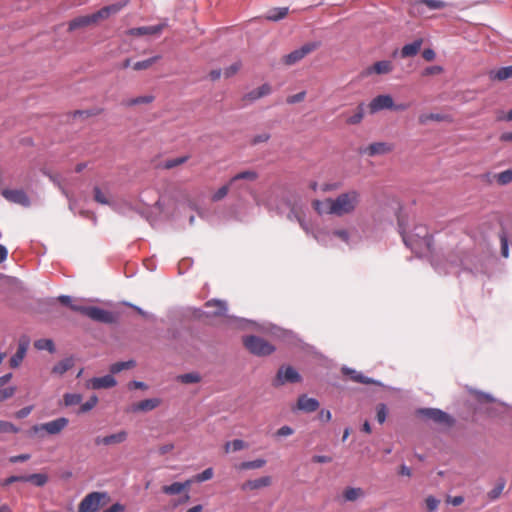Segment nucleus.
<instances>
[{"label":"nucleus","mask_w":512,"mask_h":512,"mask_svg":"<svg viewBox=\"0 0 512 512\" xmlns=\"http://www.w3.org/2000/svg\"><path fill=\"white\" fill-rule=\"evenodd\" d=\"M361 202V193L356 189H350L340 193L335 198H327L324 204L327 206V213L336 216L352 214L356 211Z\"/></svg>","instance_id":"nucleus-1"},{"label":"nucleus","mask_w":512,"mask_h":512,"mask_svg":"<svg viewBox=\"0 0 512 512\" xmlns=\"http://www.w3.org/2000/svg\"><path fill=\"white\" fill-rule=\"evenodd\" d=\"M125 4L115 3L112 5L105 6L91 15L79 16L71 20L68 24V31L88 27L92 24L97 23L99 20L108 18L111 14L119 12Z\"/></svg>","instance_id":"nucleus-2"},{"label":"nucleus","mask_w":512,"mask_h":512,"mask_svg":"<svg viewBox=\"0 0 512 512\" xmlns=\"http://www.w3.org/2000/svg\"><path fill=\"white\" fill-rule=\"evenodd\" d=\"M415 232L406 234L402 232V239L406 246L416 253H421L423 248H429L431 237L425 226L419 225L415 227Z\"/></svg>","instance_id":"nucleus-3"},{"label":"nucleus","mask_w":512,"mask_h":512,"mask_svg":"<svg viewBox=\"0 0 512 512\" xmlns=\"http://www.w3.org/2000/svg\"><path fill=\"white\" fill-rule=\"evenodd\" d=\"M107 492H91L87 494L78 505V512H97L110 502Z\"/></svg>","instance_id":"nucleus-4"},{"label":"nucleus","mask_w":512,"mask_h":512,"mask_svg":"<svg viewBox=\"0 0 512 512\" xmlns=\"http://www.w3.org/2000/svg\"><path fill=\"white\" fill-rule=\"evenodd\" d=\"M370 114H375L384 109H394V110H405L407 105L398 104L394 105L393 98L390 95H378L373 98L367 106Z\"/></svg>","instance_id":"nucleus-5"},{"label":"nucleus","mask_w":512,"mask_h":512,"mask_svg":"<svg viewBox=\"0 0 512 512\" xmlns=\"http://www.w3.org/2000/svg\"><path fill=\"white\" fill-rule=\"evenodd\" d=\"M419 416L429 419L439 425L450 427L453 425L454 420L446 412L436 408H423L417 411Z\"/></svg>","instance_id":"nucleus-6"},{"label":"nucleus","mask_w":512,"mask_h":512,"mask_svg":"<svg viewBox=\"0 0 512 512\" xmlns=\"http://www.w3.org/2000/svg\"><path fill=\"white\" fill-rule=\"evenodd\" d=\"M301 381V376L292 366H282L279 368L273 386L279 387L286 383H297Z\"/></svg>","instance_id":"nucleus-7"},{"label":"nucleus","mask_w":512,"mask_h":512,"mask_svg":"<svg viewBox=\"0 0 512 512\" xmlns=\"http://www.w3.org/2000/svg\"><path fill=\"white\" fill-rule=\"evenodd\" d=\"M69 420L66 417H59L52 421L34 426L35 432L45 431L49 435L60 434L68 425Z\"/></svg>","instance_id":"nucleus-8"},{"label":"nucleus","mask_w":512,"mask_h":512,"mask_svg":"<svg viewBox=\"0 0 512 512\" xmlns=\"http://www.w3.org/2000/svg\"><path fill=\"white\" fill-rule=\"evenodd\" d=\"M318 45L316 43H306L299 49L292 51L291 53L283 57V62L286 65H293L302 60L306 55L313 52Z\"/></svg>","instance_id":"nucleus-9"},{"label":"nucleus","mask_w":512,"mask_h":512,"mask_svg":"<svg viewBox=\"0 0 512 512\" xmlns=\"http://www.w3.org/2000/svg\"><path fill=\"white\" fill-rule=\"evenodd\" d=\"M85 316L102 323H113L116 320L112 312L94 306H88V309H85Z\"/></svg>","instance_id":"nucleus-10"},{"label":"nucleus","mask_w":512,"mask_h":512,"mask_svg":"<svg viewBox=\"0 0 512 512\" xmlns=\"http://www.w3.org/2000/svg\"><path fill=\"white\" fill-rule=\"evenodd\" d=\"M393 63L390 60H382L375 62L373 65L368 66L362 72V75L365 77L371 76L373 74L377 75H386L393 71Z\"/></svg>","instance_id":"nucleus-11"},{"label":"nucleus","mask_w":512,"mask_h":512,"mask_svg":"<svg viewBox=\"0 0 512 512\" xmlns=\"http://www.w3.org/2000/svg\"><path fill=\"white\" fill-rule=\"evenodd\" d=\"M244 345L250 352H273L274 348L268 345L262 338L248 336L244 339Z\"/></svg>","instance_id":"nucleus-12"},{"label":"nucleus","mask_w":512,"mask_h":512,"mask_svg":"<svg viewBox=\"0 0 512 512\" xmlns=\"http://www.w3.org/2000/svg\"><path fill=\"white\" fill-rule=\"evenodd\" d=\"M162 403V400L160 398H149L141 400L137 403L132 404L128 409L127 412L132 413H138V412H149L157 407H159Z\"/></svg>","instance_id":"nucleus-13"},{"label":"nucleus","mask_w":512,"mask_h":512,"mask_svg":"<svg viewBox=\"0 0 512 512\" xmlns=\"http://www.w3.org/2000/svg\"><path fill=\"white\" fill-rule=\"evenodd\" d=\"M2 196L9 202L29 206L30 200L27 194L21 189H4Z\"/></svg>","instance_id":"nucleus-14"},{"label":"nucleus","mask_w":512,"mask_h":512,"mask_svg":"<svg viewBox=\"0 0 512 512\" xmlns=\"http://www.w3.org/2000/svg\"><path fill=\"white\" fill-rule=\"evenodd\" d=\"M128 433L124 430H121L117 433L107 435V436H97L95 438L96 445H117L125 442L127 440Z\"/></svg>","instance_id":"nucleus-15"},{"label":"nucleus","mask_w":512,"mask_h":512,"mask_svg":"<svg viewBox=\"0 0 512 512\" xmlns=\"http://www.w3.org/2000/svg\"><path fill=\"white\" fill-rule=\"evenodd\" d=\"M320 406V403L315 398H310L306 394H302L298 397L296 408L306 413L315 412Z\"/></svg>","instance_id":"nucleus-16"},{"label":"nucleus","mask_w":512,"mask_h":512,"mask_svg":"<svg viewBox=\"0 0 512 512\" xmlns=\"http://www.w3.org/2000/svg\"><path fill=\"white\" fill-rule=\"evenodd\" d=\"M205 307L211 309L205 312L207 317H220L224 316L227 311V306L224 301L221 300H209L205 303Z\"/></svg>","instance_id":"nucleus-17"},{"label":"nucleus","mask_w":512,"mask_h":512,"mask_svg":"<svg viewBox=\"0 0 512 512\" xmlns=\"http://www.w3.org/2000/svg\"><path fill=\"white\" fill-rule=\"evenodd\" d=\"M117 384L115 378L112 375H105L102 377H95L88 381L87 387L92 389H103L111 388Z\"/></svg>","instance_id":"nucleus-18"},{"label":"nucleus","mask_w":512,"mask_h":512,"mask_svg":"<svg viewBox=\"0 0 512 512\" xmlns=\"http://www.w3.org/2000/svg\"><path fill=\"white\" fill-rule=\"evenodd\" d=\"M272 483V479L270 476H263L254 480H247L241 485V490L243 491H253L261 488H265L270 486Z\"/></svg>","instance_id":"nucleus-19"},{"label":"nucleus","mask_w":512,"mask_h":512,"mask_svg":"<svg viewBox=\"0 0 512 512\" xmlns=\"http://www.w3.org/2000/svg\"><path fill=\"white\" fill-rule=\"evenodd\" d=\"M393 150V145L386 142L371 143L365 148V153L369 156L384 155Z\"/></svg>","instance_id":"nucleus-20"},{"label":"nucleus","mask_w":512,"mask_h":512,"mask_svg":"<svg viewBox=\"0 0 512 512\" xmlns=\"http://www.w3.org/2000/svg\"><path fill=\"white\" fill-rule=\"evenodd\" d=\"M164 25H155V26H143L131 28L127 31V34L130 36H144V35H156L161 33Z\"/></svg>","instance_id":"nucleus-21"},{"label":"nucleus","mask_w":512,"mask_h":512,"mask_svg":"<svg viewBox=\"0 0 512 512\" xmlns=\"http://www.w3.org/2000/svg\"><path fill=\"white\" fill-rule=\"evenodd\" d=\"M422 45V38H418L414 40L412 43L404 45L400 51L401 58H408L417 55L420 52Z\"/></svg>","instance_id":"nucleus-22"},{"label":"nucleus","mask_w":512,"mask_h":512,"mask_svg":"<svg viewBox=\"0 0 512 512\" xmlns=\"http://www.w3.org/2000/svg\"><path fill=\"white\" fill-rule=\"evenodd\" d=\"M193 480H187L184 483L174 482L171 485H165L162 487V492L167 495H177L186 491L190 488Z\"/></svg>","instance_id":"nucleus-23"},{"label":"nucleus","mask_w":512,"mask_h":512,"mask_svg":"<svg viewBox=\"0 0 512 512\" xmlns=\"http://www.w3.org/2000/svg\"><path fill=\"white\" fill-rule=\"evenodd\" d=\"M270 93H271V86L269 84L265 83V84L259 86L258 88L253 89L252 91L248 92L244 96V100L252 102V101L260 99L264 96H267Z\"/></svg>","instance_id":"nucleus-24"},{"label":"nucleus","mask_w":512,"mask_h":512,"mask_svg":"<svg viewBox=\"0 0 512 512\" xmlns=\"http://www.w3.org/2000/svg\"><path fill=\"white\" fill-rule=\"evenodd\" d=\"M342 372L345 375H349L350 379L355 382L363 383V384H378L376 381L363 376L361 373H359L355 370L344 367V368H342Z\"/></svg>","instance_id":"nucleus-25"},{"label":"nucleus","mask_w":512,"mask_h":512,"mask_svg":"<svg viewBox=\"0 0 512 512\" xmlns=\"http://www.w3.org/2000/svg\"><path fill=\"white\" fill-rule=\"evenodd\" d=\"M74 366V359L73 357L65 358L64 360L57 363L53 369L52 373L58 376L63 375L65 372H67L69 369H71Z\"/></svg>","instance_id":"nucleus-26"},{"label":"nucleus","mask_w":512,"mask_h":512,"mask_svg":"<svg viewBox=\"0 0 512 512\" xmlns=\"http://www.w3.org/2000/svg\"><path fill=\"white\" fill-rule=\"evenodd\" d=\"M258 177H259V175L256 171L245 170V171H241V172L237 173L236 175H234L230 179L229 184L233 185L234 183H236L239 180L255 181L258 179Z\"/></svg>","instance_id":"nucleus-27"},{"label":"nucleus","mask_w":512,"mask_h":512,"mask_svg":"<svg viewBox=\"0 0 512 512\" xmlns=\"http://www.w3.org/2000/svg\"><path fill=\"white\" fill-rule=\"evenodd\" d=\"M490 78L493 80L504 81L512 78V65L499 68L498 70L490 72Z\"/></svg>","instance_id":"nucleus-28"},{"label":"nucleus","mask_w":512,"mask_h":512,"mask_svg":"<svg viewBox=\"0 0 512 512\" xmlns=\"http://www.w3.org/2000/svg\"><path fill=\"white\" fill-rule=\"evenodd\" d=\"M505 486H506V481L503 478L498 479L494 488L487 493L488 500L489 501L497 500L501 496Z\"/></svg>","instance_id":"nucleus-29"},{"label":"nucleus","mask_w":512,"mask_h":512,"mask_svg":"<svg viewBox=\"0 0 512 512\" xmlns=\"http://www.w3.org/2000/svg\"><path fill=\"white\" fill-rule=\"evenodd\" d=\"M23 482H31L35 486L42 487L48 482V476L43 473H35L23 476Z\"/></svg>","instance_id":"nucleus-30"},{"label":"nucleus","mask_w":512,"mask_h":512,"mask_svg":"<svg viewBox=\"0 0 512 512\" xmlns=\"http://www.w3.org/2000/svg\"><path fill=\"white\" fill-rule=\"evenodd\" d=\"M287 14V7L273 8L267 12L266 19L270 21H278L285 18Z\"/></svg>","instance_id":"nucleus-31"},{"label":"nucleus","mask_w":512,"mask_h":512,"mask_svg":"<svg viewBox=\"0 0 512 512\" xmlns=\"http://www.w3.org/2000/svg\"><path fill=\"white\" fill-rule=\"evenodd\" d=\"M364 107L363 103L359 104L355 112L351 116L347 117L346 123L349 125L359 124L364 118Z\"/></svg>","instance_id":"nucleus-32"},{"label":"nucleus","mask_w":512,"mask_h":512,"mask_svg":"<svg viewBox=\"0 0 512 512\" xmlns=\"http://www.w3.org/2000/svg\"><path fill=\"white\" fill-rule=\"evenodd\" d=\"M362 496H364L362 488L348 487L343 492V497L346 501H356Z\"/></svg>","instance_id":"nucleus-33"},{"label":"nucleus","mask_w":512,"mask_h":512,"mask_svg":"<svg viewBox=\"0 0 512 512\" xmlns=\"http://www.w3.org/2000/svg\"><path fill=\"white\" fill-rule=\"evenodd\" d=\"M246 447H247V444L243 440L235 439L233 441L227 442L224 445V451H225V453H229L231 451L236 452V451H240Z\"/></svg>","instance_id":"nucleus-34"},{"label":"nucleus","mask_w":512,"mask_h":512,"mask_svg":"<svg viewBox=\"0 0 512 512\" xmlns=\"http://www.w3.org/2000/svg\"><path fill=\"white\" fill-rule=\"evenodd\" d=\"M159 58H160V56H154V57L142 60V61H138L133 64V69L135 71L147 70L150 67H152L153 64H155Z\"/></svg>","instance_id":"nucleus-35"},{"label":"nucleus","mask_w":512,"mask_h":512,"mask_svg":"<svg viewBox=\"0 0 512 512\" xmlns=\"http://www.w3.org/2000/svg\"><path fill=\"white\" fill-rule=\"evenodd\" d=\"M265 464H266V461L264 459L245 461L238 465V469H240V470L259 469V468H262Z\"/></svg>","instance_id":"nucleus-36"},{"label":"nucleus","mask_w":512,"mask_h":512,"mask_svg":"<svg viewBox=\"0 0 512 512\" xmlns=\"http://www.w3.org/2000/svg\"><path fill=\"white\" fill-rule=\"evenodd\" d=\"M177 380L183 384H193L200 382L201 376L196 372H191L177 376Z\"/></svg>","instance_id":"nucleus-37"},{"label":"nucleus","mask_w":512,"mask_h":512,"mask_svg":"<svg viewBox=\"0 0 512 512\" xmlns=\"http://www.w3.org/2000/svg\"><path fill=\"white\" fill-rule=\"evenodd\" d=\"M135 366V361L129 360V361H122L117 362L111 365L110 371L111 373H119L123 370L131 369Z\"/></svg>","instance_id":"nucleus-38"},{"label":"nucleus","mask_w":512,"mask_h":512,"mask_svg":"<svg viewBox=\"0 0 512 512\" xmlns=\"http://www.w3.org/2000/svg\"><path fill=\"white\" fill-rule=\"evenodd\" d=\"M420 4L426 5L429 9H442L446 6L445 2L441 0H417L414 3V7H417Z\"/></svg>","instance_id":"nucleus-39"},{"label":"nucleus","mask_w":512,"mask_h":512,"mask_svg":"<svg viewBox=\"0 0 512 512\" xmlns=\"http://www.w3.org/2000/svg\"><path fill=\"white\" fill-rule=\"evenodd\" d=\"M190 157L188 155L177 157L174 159H168L163 163V168L172 169L174 167L180 166L188 161Z\"/></svg>","instance_id":"nucleus-40"},{"label":"nucleus","mask_w":512,"mask_h":512,"mask_svg":"<svg viewBox=\"0 0 512 512\" xmlns=\"http://www.w3.org/2000/svg\"><path fill=\"white\" fill-rule=\"evenodd\" d=\"M495 179L499 185H507L512 182V169L502 171L495 175Z\"/></svg>","instance_id":"nucleus-41"},{"label":"nucleus","mask_w":512,"mask_h":512,"mask_svg":"<svg viewBox=\"0 0 512 512\" xmlns=\"http://www.w3.org/2000/svg\"><path fill=\"white\" fill-rule=\"evenodd\" d=\"M63 401H64L65 406L77 405V404L81 403L82 396L77 393H66L63 396Z\"/></svg>","instance_id":"nucleus-42"},{"label":"nucleus","mask_w":512,"mask_h":512,"mask_svg":"<svg viewBox=\"0 0 512 512\" xmlns=\"http://www.w3.org/2000/svg\"><path fill=\"white\" fill-rule=\"evenodd\" d=\"M34 347L37 350H46L48 352H53L54 343L51 339H39L34 343Z\"/></svg>","instance_id":"nucleus-43"},{"label":"nucleus","mask_w":512,"mask_h":512,"mask_svg":"<svg viewBox=\"0 0 512 512\" xmlns=\"http://www.w3.org/2000/svg\"><path fill=\"white\" fill-rule=\"evenodd\" d=\"M230 184H226V185H223L222 187H220L211 197V200L213 202H218L220 200H222L223 198H225L229 192V188H230Z\"/></svg>","instance_id":"nucleus-44"},{"label":"nucleus","mask_w":512,"mask_h":512,"mask_svg":"<svg viewBox=\"0 0 512 512\" xmlns=\"http://www.w3.org/2000/svg\"><path fill=\"white\" fill-rule=\"evenodd\" d=\"M97 403L98 397L96 395H93L92 397H90L89 400H87L80 406L79 413H86L92 410L97 405Z\"/></svg>","instance_id":"nucleus-45"},{"label":"nucleus","mask_w":512,"mask_h":512,"mask_svg":"<svg viewBox=\"0 0 512 512\" xmlns=\"http://www.w3.org/2000/svg\"><path fill=\"white\" fill-rule=\"evenodd\" d=\"M16 392L15 386L0 387V402L11 398Z\"/></svg>","instance_id":"nucleus-46"},{"label":"nucleus","mask_w":512,"mask_h":512,"mask_svg":"<svg viewBox=\"0 0 512 512\" xmlns=\"http://www.w3.org/2000/svg\"><path fill=\"white\" fill-rule=\"evenodd\" d=\"M241 66H242L241 62H239V61L231 64L229 67L225 68V70L223 71L224 77L230 78V77L234 76L236 73H238Z\"/></svg>","instance_id":"nucleus-47"},{"label":"nucleus","mask_w":512,"mask_h":512,"mask_svg":"<svg viewBox=\"0 0 512 512\" xmlns=\"http://www.w3.org/2000/svg\"><path fill=\"white\" fill-rule=\"evenodd\" d=\"M18 428L8 421L0 420V434L1 433H17Z\"/></svg>","instance_id":"nucleus-48"},{"label":"nucleus","mask_w":512,"mask_h":512,"mask_svg":"<svg viewBox=\"0 0 512 512\" xmlns=\"http://www.w3.org/2000/svg\"><path fill=\"white\" fill-rule=\"evenodd\" d=\"M94 200L103 205L109 204V199L98 186L94 187Z\"/></svg>","instance_id":"nucleus-49"},{"label":"nucleus","mask_w":512,"mask_h":512,"mask_svg":"<svg viewBox=\"0 0 512 512\" xmlns=\"http://www.w3.org/2000/svg\"><path fill=\"white\" fill-rule=\"evenodd\" d=\"M154 100V97L152 95H145V96H139L134 99H131L128 102V105H138V104H148L151 103Z\"/></svg>","instance_id":"nucleus-50"},{"label":"nucleus","mask_w":512,"mask_h":512,"mask_svg":"<svg viewBox=\"0 0 512 512\" xmlns=\"http://www.w3.org/2000/svg\"><path fill=\"white\" fill-rule=\"evenodd\" d=\"M475 399L480 403H491L494 401L493 397L489 394L480 392V391H472Z\"/></svg>","instance_id":"nucleus-51"},{"label":"nucleus","mask_w":512,"mask_h":512,"mask_svg":"<svg viewBox=\"0 0 512 512\" xmlns=\"http://www.w3.org/2000/svg\"><path fill=\"white\" fill-rule=\"evenodd\" d=\"M444 116L441 114H427V115H421L419 117V121L421 124H425L427 121H443Z\"/></svg>","instance_id":"nucleus-52"},{"label":"nucleus","mask_w":512,"mask_h":512,"mask_svg":"<svg viewBox=\"0 0 512 512\" xmlns=\"http://www.w3.org/2000/svg\"><path fill=\"white\" fill-rule=\"evenodd\" d=\"M425 503H426L427 510L429 512H433L438 508V506L440 504V500L435 498L434 496L430 495L425 499Z\"/></svg>","instance_id":"nucleus-53"},{"label":"nucleus","mask_w":512,"mask_h":512,"mask_svg":"<svg viewBox=\"0 0 512 512\" xmlns=\"http://www.w3.org/2000/svg\"><path fill=\"white\" fill-rule=\"evenodd\" d=\"M212 477H213V469L207 468L203 472H201L200 474L195 476V481L204 482V481L210 480Z\"/></svg>","instance_id":"nucleus-54"},{"label":"nucleus","mask_w":512,"mask_h":512,"mask_svg":"<svg viewBox=\"0 0 512 512\" xmlns=\"http://www.w3.org/2000/svg\"><path fill=\"white\" fill-rule=\"evenodd\" d=\"M386 417H387V409H386V406L384 404H379L377 406V414H376V418H377V421L382 424L385 422L386 420Z\"/></svg>","instance_id":"nucleus-55"},{"label":"nucleus","mask_w":512,"mask_h":512,"mask_svg":"<svg viewBox=\"0 0 512 512\" xmlns=\"http://www.w3.org/2000/svg\"><path fill=\"white\" fill-rule=\"evenodd\" d=\"M442 72H443V68L441 66L434 65V66H429V67L425 68L422 72V75L423 76L438 75V74H441Z\"/></svg>","instance_id":"nucleus-56"},{"label":"nucleus","mask_w":512,"mask_h":512,"mask_svg":"<svg viewBox=\"0 0 512 512\" xmlns=\"http://www.w3.org/2000/svg\"><path fill=\"white\" fill-rule=\"evenodd\" d=\"M30 346V339L27 336H22L19 339L17 352H27Z\"/></svg>","instance_id":"nucleus-57"},{"label":"nucleus","mask_w":512,"mask_h":512,"mask_svg":"<svg viewBox=\"0 0 512 512\" xmlns=\"http://www.w3.org/2000/svg\"><path fill=\"white\" fill-rule=\"evenodd\" d=\"M270 139V134L268 133H261L256 136H254L251 140V144L257 145L260 143L267 142Z\"/></svg>","instance_id":"nucleus-58"},{"label":"nucleus","mask_w":512,"mask_h":512,"mask_svg":"<svg viewBox=\"0 0 512 512\" xmlns=\"http://www.w3.org/2000/svg\"><path fill=\"white\" fill-rule=\"evenodd\" d=\"M305 96H306V92L305 91H302V92H299L297 94H294V95H291L287 98V103L289 104H294V103H298V102H301L305 99Z\"/></svg>","instance_id":"nucleus-59"},{"label":"nucleus","mask_w":512,"mask_h":512,"mask_svg":"<svg viewBox=\"0 0 512 512\" xmlns=\"http://www.w3.org/2000/svg\"><path fill=\"white\" fill-rule=\"evenodd\" d=\"M501 243V255L504 258H508L509 256V247H508V240L505 235H502L500 238Z\"/></svg>","instance_id":"nucleus-60"},{"label":"nucleus","mask_w":512,"mask_h":512,"mask_svg":"<svg viewBox=\"0 0 512 512\" xmlns=\"http://www.w3.org/2000/svg\"><path fill=\"white\" fill-rule=\"evenodd\" d=\"M294 433V430L289 427V426H282L281 428H279L276 432V435L277 436H280V437H285V436H290Z\"/></svg>","instance_id":"nucleus-61"},{"label":"nucleus","mask_w":512,"mask_h":512,"mask_svg":"<svg viewBox=\"0 0 512 512\" xmlns=\"http://www.w3.org/2000/svg\"><path fill=\"white\" fill-rule=\"evenodd\" d=\"M333 235L338 237V238H340L344 242H348L349 241V233L345 229L335 230V231H333Z\"/></svg>","instance_id":"nucleus-62"},{"label":"nucleus","mask_w":512,"mask_h":512,"mask_svg":"<svg viewBox=\"0 0 512 512\" xmlns=\"http://www.w3.org/2000/svg\"><path fill=\"white\" fill-rule=\"evenodd\" d=\"M128 388L130 390H132V389L146 390L148 388V386L144 382H141V381H131L128 383Z\"/></svg>","instance_id":"nucleus-63"},{"label":"nucleus","mask_w":512,"mask_h":512,"mask_svg":"<svg viewBox=\"0 0 512 512\" xmlns=\"http://www.w3.org/2000/svg\"><path fill=\"white\" fill-rule=\"evenodd\" d=\"M125 508L120 503H115L109 508H107L104 512H124Z\"/></svg>","instance_id":"nucleus-64"}]
</instances>
